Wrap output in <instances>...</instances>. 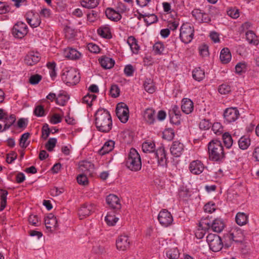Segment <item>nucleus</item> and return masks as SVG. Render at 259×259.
Returning <instances> with one entry per match:
<instances>
[{
    "mask_svg": "<svg viewBox=\"0 0 259 259\" xmlns=\"http://www.w3.org/2000/svg\"><path fill=\"white\" fill-rule=\"evenodd\" d=\"M250 145V139L245 136L241 137L238 141L239 147L242 150H246Z\"/></svg>",
    "mask_w": 259,
    "mask_h": 259,
    "instance_id": "obj_38",
    "label": "nucleus"
},
{
    "mask_svg": "<svg viewBox=\"0 0 259 259\" xmlns=\"http://www.w3.org/2000/svg\"><path fill=\"white\" fill-rule=\"evenodd\" d=\"M40 59V54L38 52H30L25 57V63L29 66H33L38 63Z\"/></svg>",
    "mask_w": 259,
    "mask_h": 259,
    "instance_id": "obj_14",
    "label": "nucleus"
},
{
    "mask_svg": "<svg viewBox=\"0 0 259 259\" xmlns=\"http://www.w3.org/2000/svg\"><path fill=\"white\" fill-rule=\"evenodd\" d=\"M94 169V165L89 161H82L79 164L78 170L79 172L88 175L89 176H92Z\"/></svg>",
    "mask_w": 259,
    "mask_h": 259,
    "instance_id": "obj_18",
    "label": "nucleus"
},
{
    "mask_svg": "<svg viewBox=\"0 0 259 259\" xmlns=\"http://www.w3.org/2000/svg\"><path fill=\"white\" fill-rule=\"evenodd\" d=\"M130 242L128 237L125 235H120L116 239V245L117 249L124 251L130 247Z\"/></svg>",
    "mask_w": 259,
    "mask_h": 259,
    "instance_id": "obj_12",
    "label": "nucleus"
},
{
    "mask_svg": "<svg viewBox=\"0 0 259 259\" xmlns=\"http://www.w3.org/2000/svg\"><path fill=\"white\" fill-rule=\"evenodd\" d=\"M144 87L146 92L152 94L155 91L154 82L150 78H147L144 83Z\"/></svg>",
    "mask_w": 259,
    "mask_h": 259,
    "instance_id": "obj_36",
    "label": "nucleus"
},
{
    "mask_svg": "<svg viewBox=\"0 0 259 259\" xmlns=\"http://www.w3.org/2000/svg\"><path fill=\"white\" fill-rule=\"evenodd\" d=\"M42 76L38 74L31 75L29 79L31 84H36L41 80Z\"/></svg>",
    "mask_w": 259,
    "mask_h": 259,
    "instance_id": "obj_58",
    "label": "nucleus"
},
{
    "mask_svg": "<svg viewBox=\"0 0 259 259\" xmlns=\"http://www.w3.org/2000/svg\"><path fill=\"white\" fill-rule=\"evenodd\" d=\"M205 212L211 213L215 210V205L214 203L209 202L204 206Z\"/></svg>",
    "mask_w": 259,
    "mask_h": 259,
    "instance_id": "obj_60",
    "label": "nucleus"
},
{
    "mask_svg": "<svg viewBox=\"0 0 259 259\" xmlns=\"http://www.w3.org/2000/svg\"><path fill=\"white\" fill-rule=\"evenodd\" d=\"M35 115L38 117H41L45 115V110L44 107L41 105L37 106L33 111Z\"/></svg>",
    "mask_w": 259,
    "mask_h": 259,
    "instance_id": "obj_59",
    "label": "nucleus"
},
{
    "mask_svg": "<svg viewBox=\"0 0 259 259\" xmlns=\"http://www.w3.org/2000/svg\"><path fill=\"white\" fill-rule=\"evenodd\" d=\"M225 227L223 221L220 218L214 219L211 224V228L214 232L217 233L221 232Z\"/></svg>",
    "mask_w": 259,
    "mask_h": 259,
    "instance_id": "obj_23",
    "label": "nucleus"
},
{
    "mask_svg": "<svg viewBox=\"0 0 259 259\" xmlns=\"http://www.w3.org/2000/svg\"><path fill=\"white\" fill-rule=\"evenodd\" d=\"M99 4L97 0H81V6L87 9H93Z\"/></svg>",
    "mask_w": 259,
    "mask_h": 259,
    "instance_id": "obj_41",
    "label": "nucleus"
},
{
    "mask_svg": "<svg viewBox=\"0 0 259 259\" xmlns=\"http://www.w3.org/2000/svg\"><path fill=\"white\" fill-rule=\"evenodd\" d=\"M127 42L130 46L131 49L133 53L137 54L139 50L140 47L138 44V41L135 37L130 36L128 37Z\"/></svg>",
    "mask_w": 259,
    "mask_h": 259,
    "instance_id": "obj_30",
    "label": "nucleus"
},
{
    "mask_svg": "<svg viewBox=\"0 0 259 259\" xmlns=\"http://www.w3.org/2000/svg\"><path fill=\"white\" fill-rule=\"evenodd\" d=\"M114 146V142L113 141H108L105 142L102 148L99 150V154L101 155H103L108 153L113 149Z\"/></svg>",
    "mask_w": 259,
    "mask_h": 259,
    "instance_id": "obj_29",
    "label": "nucleus"
},
{
    "mask_svg": "<svg viewBox=\"0 0 259 259\" xmlns=\"http://www.w3.org/2000/svg\"><path fill=\"white\" fill-rule=\"evenodd\" d=\"M184 150V146L183 143L179 141L173 142L170 151L171 154L175 157H180Z\"/></svg>",
    "mask_w": 259,
    "mask_h": 259,
    "instance_id": "obj_15",
    "label": "nucleus"
},
{
    "mask_svg": "<svg viewBox=\"0 0 259 259\" xmlns=\"http://www.w3.org/2000/svg\"><path fill=\"white\" fill-rule=\"evenodd\" d=\"M194 29L189 23L183 24L180 29V38L185 44L190 42L194 36Z\"/></svg>",
    "mask_w": 259,
    "mask_h": 259,
    "instance_id": "obj_5",
    "label": "nucleus"
},
{
    "mask_svg": "<svg viewBox=\"0 0 259 259\" xmlns=\"http://www.w3.org/2000/svg\"><path fill=\"white\" fill-rule=\"evenodd\" d=\"M1 207L0 211L4 209L7 205V196L8 192L7 190L1 189Z\"/></svg>",
    "mask_w": 259,
    "mask_h": 259,
    "instance_id": "obj_42",
    "label": "nucleus"
},
{
    "mask_svg": "<svg viewBox=\"0 0 259 259\" xmlns=\"http://www.w3.org/2000/svg\"><path fill=\"white\" fill-rule=\"evenodd\" d=\"M211 223L212 222H210L207 218L201 219L199 223V227L201 228L202 230H208L211 228Z\"/></svg>",
    "mask_w": 259,
    "mask_h": 259,
    "instance_id": "obj_49",
    "label": "nucleus"
},
{
    "mask_svg": "<svg viewBox=\"0 0 259 259\" xmlns=\"http://www.w3.org/2000/svg\"><path fill=\"white\" fill-rule=\"evenodd\" d=\"M101 66L105 69H110L113 67L115 62L112 58L103 57L99 59Z\"/></svg>",
    "mask_w": 259,
    "mask_h": 259,
    "instance_id": "obj_27",
    "label": "nucleus"
},
{
    "mask_svg": "<svg viewBox=\"0 0 259 259\" xmlns=\"http://www.w3.org/2000/svg\"><path fill=\"white\" fill-rule=\"evenodd\" d=\"M88 175L84 174H80L77 177V183L82 185H87L89 183L88 179L87 178V176Z\"/></svg>",
    "mask_w": 259,
    "mask_h": 259,
    "instance_id": "obj_47",
    "label": "nucleus"
},
{
    "mask_svg": "<svg viewBox=\"0 0 259 259\" xmlns=\"http://www.w3.org/2000/svg\"><path fill=\"white\" fill-rule=\"evenodd\" d=\"M97 32L98 34L103 38L109 39L112 37L110 28L108 25L100 27Z\"/></svg>",
    "mask_w": 259,
    "mask_h": 259,
    "instance_id": "obj_31",
    "label": "nucleus"
},
{
    "mask_svg": "<svg viewBox=\"0 0 259 259\" xmlns=\"http://www.w3.org/2000/svg\"><path fill=\"white\" fill-rule=\"evenodd\" d=\"M51 132V130L49 128L48 124L47 123H45L43 125L42 130H41L42 138H43L44 140H46L48 138Z\"/></svg>",
    "mask_w": 259,
    "mask_h": 259,
    "instance_id": "obj_53",
    "label": "nucleus"
},
{
    "mask_svg": "<svg viewBox=\"0 0 259 259\" xmlns=\"http://www.w3.org/2000/svg\"><path fill=\"white\" fill-rule=\"evenodd\" d=\"M118 220V218L116 217L114 215L108 213L105 217V221L108 226H114Z\"/></svg>",
    "mask_w": 259,
    "mask_h": 259,
    "instance_id": "obj_45",
    "label": "nucleus"
},
{
    "mask_svg": "<svg viewBox=\"0 0 259 259\" xmlns=\"http://www.w3.org/2000/svg\"><path fill=\"white\" fill-rule=\"evenodd\" d=\"M227 14L231 18L236 19L239 16V10L236 8L231 9L227 11Z\"/></svg>",
    "mask_w": 259,
    "mask_h": 259,
    "instance_id": "obj_62",
    "label": "nucleus"
},
{
    "mask_svg": "<svg viewBox=\"0 0 259 259\" xmlns=\"http://www.w3.org/2000/svg\"><path fill=\"white\" fill-rule=\"evenodd\" d=\"M62 79L66 84L75 85L80 80L79 73L75 69L66 68L63 70Z\"/></svg>",
    "mask_w": 259,
    "mask_h": 259,
    "instance_id": "obj_4",
    "label": "nucleus"
},
{
    "mask_svg": "<svg viewBox=\"0 0 259 259\" xmlns=\"http://www.w3.org/2000/svg\"><path fill=\"white\" fill-rule=\"evenodd\" d=\"M166 255L170 259H177L179 256V250L177 248L171 249L167 251Z\"/></svg>",
    "mask_w": 259,
    "mask_h": 259,
    "instance_id": "obj_51",
    "label": "nucleus"
},
{
    "mask_svg": "<svg viewBox=\"0 0 259 259\" xmlns=\"http://www.w3.org/2000/svg\"><path fill=\"white\" fill-rule=\"evenodd\" d=\"M26 21L30 26L33 28L38 26L41 23L40 17L38 15L33 14L31 18L27 17Z\"/></svg>",
    "mask_w": 259,
    "mask_h": 259,
    "instance_id": "obj_32",
    "label": "nucleus"
},
{
    "mask_svg": "<svg viewBox=\"0 0 259 259\" xmlns=\"http://www.w3.org/2000/svg\"><path fill=\"white\" fill-rule=\"evenodd\" d=\"M110 95L112 97L116 98L119 96L120 90L117 85L113 84L111 85L110 90Z\"/></svg>",
    "mask_w": 259,
    "mask_h": 259,
    "instance_id": "obj_55",
    "label": "nucleus"
},
{
    "mask_svg": "<svg viewBox=\"0 0 259 259\" xmlns=\"http://www.w3.org/2000/svg\"><path fill=\"white\" fill-rule=\"evenodd\" d=\"M246 39L249 44L257 45L258 44V40L256 34L251 30L246 32Z\"/></svg>",
    "mask_w": 259,
    "mask_h": 259,
    "instance_id": "obj_33",
    "label": "nucleus"
},
{
    "mask_svg": "<svg viewBox=\"0 0 259 259\" xmlns=\"http://www.w3.org/2000/svg\"><path fill=\"white\" fill-rule=\"evenodd\" d=\"M158 220L160 224L164 227L168 226L173 221L171 213L166 209H163L159 212Z\"/></svg>",
    "mask_w": 259,
    "mask_h": 259,
    "instance_id": "obj_10",
    "label": "nucleus"
},
{
    "mask_svg": "<svg viewBox=\"0 0 259 259\" xmlns=\"http://www.w3.org/2000/svg\"><path fill=\"white\" fill-rule=\"evenodd\" d=\"M125 163L127 167L132 171H136L141 169L142 166L141 157L135 149H131Z\"/></svg>",
    "mask_w": 259,
    "mask_h": 259,
    "instance_id": "obj_3",
    "label": "nucleus"
},
{
    "mask_svg": "<svg viewBox=\"0 0 259 259\" xmlns=\"http://www.w3.org/2000/svg\"><path fill=\"white\" fill-rule=\"evenodd\" d=\"M153 156L157 159L159 164L163 166L166 164V152L163 147H161L155 151L153 153Z\"/></svg>",
    "mask_w": 259,
    "mask_h": 259,
    "instance_id": "obj_16",
    "label": "nucleus"
},
{
    "mask_svg": "<svg viewBox=\"0 0 259 259\" xmlns=\"http://www.w3.org/2000/svg\"><path fill=\"white\" fill-rule=\"evenodd\" d=\"M211 126V123L208 119H203L199 123V127L201 130H207Z\"/></svg>",
    "mask_w": 259,
    "mask_h": 259,
    "instance_id": "obj_52",
    "label": "nucleus"
},
{
    "mask_svg": "<svg viewBox=\"0 0 259 259\" xmlns=\"http://www.w3.org/2000/svg\"><path fill=\"white\" fill-rule=\"evenodd\" d=\"M155 143L153 141H145L142 144V150L145 153L155 152Z\"/></svg>",
    "mask_w": 259,
    "mask_h": 259,
    "instance_id": "obj_35",
    "label": "nucleus"
},
{
    "mask_svg": "<svg viewBox=\"0 0 259 259\" xmlns=\"http://www.w3.org/2000/svg\"><path fill=\"white\" fill-rule=\"evenodd\" d=\"M57 143V139L56 138H50L45 144L46 148L50 152L54 150Z\"/></svg>",
    "mask_w": 259,
    "mask_h": 259,
    "instance_id": "obj_48",
    "label": "nucleus"
},
{
    "mask_svg": "<svg viewBox=\"0 0 259 259\" xmlns=\"http://www.w3.org/2000/svg\"><path fill=\"white\" fill-rule=\"evenodd\" d=\"M209 159L215 162H223L225 153L221 142L217 139L211 140L207 145Z\"/></svg>",
    "mask_w": 259,
    "mask_h": 259,
    "instance_id": "obj_2",
    "label": "nucleus"
},
{
    "mask_svg": "<svg viewBox=\"0 0 259 259\" xmlns=\"http://www.w3.org/2000/svg\"><path fill=\"white\" fill-rule=\"evenodd\" d=\"M224 143L227 148H230L233 144V140L231 135L228 133H225L223 135Z\"/></svg>",
    "mask_w": 259,
    "mask_h": 259,
    "instance_id": "obj_44",
    "label": "nucleus"
},
{
    "mask_svg": "<svg viewBox=\"0 0 259 259\" xmlns=\"http://www.w3.org/2000/svg\"><path fill=\"white\" fill-rule=\"evenodd\" d=\"M45 223L47 229L50 231L56 229L58 227L57 219L52 213H50L45 218Z\"/></svg>",
    "mask_w": 259,
    "mask_h": 259,
    "instance_id": "obj_17",
    "label": "nucleus"
},
{
    "mask_svg": "<svg viewBox=\"0 0 259 259\" xmlns=\"http://www.w3.org/2000/svg\"><path fill=\"white\" fill-rule=\"evenodd\" d=\"M174 136V131L170 128L165 130L163 132V138L167 140H171Z\"/></svg>",
    "mask_w": 259,
    "mask_h": 259,
    "instance_id": "obj_46",
    "label": "nucleus"
},
{
    "mask_svg": "<svg viewBox=\"0 0 259 259\" xmlns=\"http://www.w3.org/2000/svg\"><path fill=\"white\" fill-rule=\"evenodd\" d=\"M64 190L63 188L54 187L51 189L50 193L51 195L53 196H57L63 193Z\"/></svg>",
    "mask_w": 259,
    "mask_h": 259,
    "instance_id": "obj_64",
    "label": "nucleus"
},
{
    "mask_svg": "<svg viewBox=\"0 0 259 259\" xmlns=\"http://www.w3.org/2000/svg\"><path fill=\"white\" fill-rule=\"evenodd\" d=\"M219 92L221 94H226L231 91V87L227 84H222L219 86Z\"/></svg>",
    "mask_w": 259,
    "mask_h": 259,
    "instance_id": "obj_56",
    "label": "nucleus"
},
{
    "mask_svg": "<svg viewBox=\"0 0 259 259\" xmlns=\"http://www.w3.org/2000/svg\"><path fill=\"white\" fill-rule=\"evenodd\" d=\"M116 114L121 122L126 123L129 118V110L127 106L122 102L117 104Z\"/></svg>",
    "mask_w": 259,
    "mask_h": 259,
    "instance_id": "obj_7",
    "label": "nucleus"
},
{
    "mask_svg": "<svg viewBox=\"0 0 259 259\" xmlns=\"http://www.w3.org/2000/svg\"><path fill=\"white\" fill-rule=\"evenodd\" d=\"M204 168L203 163L198 160L192 161L189 164L190 171L194 175H199L202 172Z\"/></svg>",
    "mask_w": 259,
    "mask_h": 259,
    "instance_id": "obj_13",
    "label": "nucleus"
},
{
    "mask_svg": "<svg viewBox=\"0 0 259 259\" xmlns=\"http://www.w3.org/2000/svg\"><path fill=\"white\" fill-rule=\"evenodd\" d=\"M236 243H241L243 240V235L240 231H234L231 233L226 235V239Z\"/></svg>",
    "mask_w": 259,
    "mask_h": 259,
    "instance_id": "obj_19",
    "label": "nucleus"
},
{
    "mask_svg": "<svg viewBox=\"0 0 259 259\" xmlns=\"http://www.w3.org/2000/svg\"><path fill=\"white\" fill-rule=\"evenodd\" d=\"M181 109L182 111L186 114H189L193 110V103L189 99L185 98L182 100Z\"/></svg>",
    "mask_w": 259,
    "mask_h": 259,
    "instance_id": "obj_21",
    "label": "nucleus"
},
{
    "mask_svg": "<svg viewBox=\"0 0 259 259\" xmlns=\"http://www.w3.org/2000/svg\"><path fill=\"white\" fill-rule=\"evenodd\" d=\"M16 121V116L13 115L11 114L10 115H8L6 118H5L3 121L5 123L4 126L3 130L2 131V132H4L5 131H6L7 130L9 129L11 125H12Z\"/></svg>",
    "mask_w": 259,
    "mask_h": 259,
    "instance_id": "obj_34",
    "label": "nucleus"
},
{
    "mask_svg": "<svg viewBox=\"0 0 259 259\" xmlns=\"http://www.w3.org/2000/svg\"><path fill=\"white\" fill-rule=\"evenodd\" d=\"M157 17L154 14H151L147 16V17L144 19V21L147 24L150 25L157 21Z\"/></svg>",
    "mask_w": 259,
    "mask_h": 259,
    "instance_id": "obj_61",
    "label": "nucleus"
},
{
    "mask_svg": "<svg viewBox=\"0 0 259 259\" xmlns=\"http://www.w3.org/2000/svg\"><path fill=\"white\" fill-rule=\"evenodd\" d=\"M236 222L239 226H243L246 224L247 216L243 212H238L236 215Z\"/></svg>",
    "mask_w": 259,
    "mask_h": 259,
    "instance_id": "obj_40",
    "label": "nucleus"
},
{
    "mask_svg": "<svg viewBox=\"0 0 259 259\" xmlns=\"http://www.w3.org/2000/svg\"><path fill=\"white\" fill-rule=\"evenodd\" d=\"M199 53L201 56L204 57L208 55V47L206 45H201L199 48Z\"/></svg>",
    "mask_w": 259,
    "mask_h": 259,
    "instance_id": "obj_63",
    "label": "nucleus"
},
{
    "mask_svg": "<svg viewBox=\"0 0 259 259\" xmlns=\"http://www.w3.org/2000/svg\"><path fill=\"white\" fill-rule=\"evenodd\" d=\"M164 50V45L162 42L158 41L153 45V51L155 55H162Z\"/></svg>",
    "mask_w": 259,
    "mask_h": 259,
    "instance_id": "obj_43",
    "label": "nucleus"
},
{
    "mask_svg": "<svg viewBox=\"0 0 259 259\" xmlns=\"http://www.w3.org/2000/svg\"><path fill=\"white\" fill-rule=\"evenodd\" d=\"M239 112L236 108H228L224 112L225 122L231 123L236 121L239 117Z\"/></svg>",
    "mask_w": 259,
    "mask_h": 259,
    "instance_id": "obj_9",
    "label": "nucleus"
},
{
    "mask_svg": "<svg viewBox=\"0 0 259 259\" xmlns=\"http://www.w3.org/2000/svg\"><path fill=\"white\" fill-rule=\"evenodd\" d=\"M28 33L26 24L22 22L16 23L12 28V34L16 38H23Z\"/></svg>",
    "mask_w": 259,
    "mask_h": 259,
    "instance_id": "obj_8",
    "label": "nucleus"
},
{
    "mask_svg": "<svg viewBox=\"0 0 259 259\" xmlns=\"http://www.w3.org/2000/svg\"><path fill=\"white\" fill-rule=\"evenodd\" d=\"M30 136V134L29 133H25L23 134L20 139V146L21 147L23 148H26L27 146V145L25 144V142L29 138Z\"/></svg>",
    "mask_w": 259,
    "mask_h": 259,
    "instance_id": "obj_54",
    "label": "nucleus"
},
{
    "mask_svg": "<svg viewBox=\"0 0 259 259\" xmlns=\"http://www.w3.org/2000/svg\"><path fill=\"white\" fill-rule=\"evenodd\" d=\"M212 126V130L216 135H221L223 132V127L219 122L214 123Z\"/></svg>",
    "mask_w": 259,
    "mask_h": 259,
    "instance_id": "obj_57",
    "label": "nucleus"
},
{
    "mask_svg": "<svg viewBox=\"0 0 259 259\" xmlns=\"http://www.w3.org/2000/svg\"><path fill=\"white\" fill-rule=\"evenodd\" d=\"M192 76L195 80L200 81L204 78L205 73L204 70L198 67L193 71Z\"/></svg>",
    "mask_w": 259,
    "mask_h": 259,
    "instance_id": "obj_37",
    "label": "nucleus"
},
{
    "mask_svg": "<svg viewBox=\"0 0 259 259\" xmlns=\"http://www.w3.org/2000/svg\"><path fill=\"white\" fill-rule=\"evenodd\" d=\"M106 202L109 206L114 210L115 211L120 210L121 208V204L119 198L114 194H110L107 196Z\"/></svg>",
    "mask_w": 259,
    "mask_h": 259,
    "instance_id": "obj_11",
    "label": "nucleus"
},
{
    "mask_svg": "<svg viewBox=\"0 0 259 259\" xmlns=\"http://www.w3.org/2000/svg\"><path fill=\"white\" fill-rule=\"evenodd\" d=\"M220 58L223 64H227L230 61L231 54L228 48H224L221 50Z\"/></svg>",
    "mask_w": 259,
    "mask_h": 259,
    "instance_id": "obj_28",
    "label": "nucleus"
},
{
    "mask_svg": "<svg viewBox=\"0 0 259 259\" xmlns=\"http://www.w3.org/2000/svg\"><path fill=\"white\" fill-rule=\"evenodd\" d=\"M69 99V97L64 92L58 94L56 98V104L64 106Z\"/></svg>",
    "mask_w": 259,
    "mask_h": 259,
    "instance_id": "obj_39",
    "label": "nucleus"
},
{
    "mask_svg": "<svg viewBox=\"0 0 259 259\" xmlns=\"http://www.w3.org/2000/svg\"><path fill=\"white\" fill-rule=\"evenodd\" d=\"M155 111L152 108L147 109L144 114V117L147 123L153 124L155 120Z\"/></svg>",
    "mask_w": 259,
    "mask_h": 259,
    "instance_id": "obj_26",
    "label": "nucleus"
},
{
    "mask_svg": "<svg viewBox=\"0 0 259 259\" xmlns=\"http://www.w3.org/2000/svg\"><path fill=\"white\" fill-rule=\"evenodd\" d=\"M95 124L98 131L108 133L112 128V121L108 111L104 108H99L95 115Z\"/></svg>",
    "mask_w": 259,
    "mask_h": 259,
    "instance_id": "obj_1",
    "label": "nucleus"
},
{
    "mask_svg": "<svg viewBox=\"0 0 259 259\" xmlns=\"http://www.w3.org/2000/svg\"><path fill=\"white\" fill-rule=\"evenodd\" d=\"M105 14L107 17L112 21H118L121 19V14L118 11L110 8L106 10Z\"/></svg>",
    "mask_w": 259,
    "mask_h": 259,
    "instance_id": "obj_22",
    "label": "nucleus"
},
{
    "mask_svg": "<svg viewBox=\"0 0 259 259\" xmlns=\"http://www.w3.org/2000/svg\"><path fill=\"white\" fill-rule=\"evenodd\" d=\"M94 210V207L92 204H83L78 210V215L80 219L83 217L89 216Z\"/></svg>",
    "mask_w": 259,
    "mask_h": 259,
    "instance_id": "obj_20",
    "label": "nucleus"
},
{
    "mask_svg": "<svg viewBox=\"0 0 259 259\" xmlns=\"http://www.w3.org/2000/svg\"><path fill=\"white\" fill-rule=\"evenodd\" d=\"M206 241L210 250L214 252L220 251L223 247V243L221 237L217 234H209L206 237Z\"/></svg>",
    "mask_w": 259,
    "mask_h": 259,
    "instance_id": "obj_6",
    "label": "nucleus"
},
{
    "mask_svg": "<svg viewBox=\"0 0 259 259\" xmlns=\"http://www.w3.org/2000/svg\"><path fill=\"white\" fill-rule=\"evenodd\" d=\"M180 111L178 106L174 105L171 110L170 122L175 124L180 123Z\"/></svg>",
    "mask_w": 259,
    "mask_h": 259,
    "instance_id": "obj_25",
    "label": "nucleus"
},
{
    "mask_svg": "<svg viewBox=\"0 0 259 259\" xmlns=\"http://www.w3.org/2000/svg\"><path fill=\"white\" fill-rule=\"evenodd\" d=\"M246 65L244 63L239 62L235 66V72L238 74H241L246 71Z\"/></svg>",
    "mask_w": 259,
    "mask_h": 259,
    "instance_id": "obj_50",
    "label": "nucleus"
},
{
    "mask_svg": "<svg viewBox=\"0 0 259 259\" xmlns=\"http://www.w3.org/2000/svg\"><path fill=\"white\" fill-rule=\"evenodd\" d=\"M64 55L65 57L70 59L77 60L81 57V54L74 49L68 48L65 50Z\"/></svg>",
    "mask_w": 259,
    "mask_h": 259,
    "instance_id": "obj_24",
    "label": "nucleus"
}]
</instances>
